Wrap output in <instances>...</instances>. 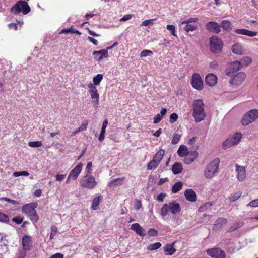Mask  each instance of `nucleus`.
Returning <instances> with one entry per match:
<instances>
[{
	"label": "nucleus",
	"instance_id": "nucleus-61",
	"mask_svg": "<svg viewBox=\"0 0 258 258\" xmlns=\"http://www.w3.org/2000/svg\"><path fill=\"white\" fill-rule=\"evenodd\" d=\"M133 15L132 14H127L124 15L120 19V21H127L128 20H130L132 17Z\"/></svg>",
	"mask_w": 258,
	"mask_h": 258
},
{
	"label": "nucleus",
	"instance_id": "nucleus-8",
	"mask_svg": "<svg viewBox=\"0 0 258 258\" xmlns=\"http://www.w3.org/2000/svg\"><path fill=\"white\" fill-rule=\"evenodd\" d=\"M207 254L212 258H226L225 252L220 248H213L206 250Z\"/></svg>",
	"mask_w": 258,
	"mask_h": 258
},
{
	"label": "nucleus",
	"instance_id": "nucleus-32",
	"mask_svg": "<svg viewBox=\"0 0 258 258\" xmlns=\"http://www.w3.org/2000/svg\"><path fill=\"white\" fill-rule=\"evenodd\" d=\"M183 186V183L181 181H178L176 182L174 185L172 186V192L173 194H175L178 192L180 190L182 189Z\"/></svg>",
	"mask_w": 258,
	"mask_h": 258
},
{
	"label": "nucleus",
	"instance_id": "nucleus-12",
	"mask_svg": "<svg viewBox=\"0 0 258 258\" xmlns=\"http://www.w3.org/2000/svg\"><path fill=\"white\" fill-rule=\"evenodd\" d=\"M83 164L79 163L75 168H74L69 174V178H72V180H76L82 171Z\"/></svg>",
	"mask_w": 258,
	"mask_h": 258
},
{
	"label": "nucleus",
	"instance_id": "nucleus-21",
	"mask_svg": "<svg viewBox=\"0 0 258 258\" xmlns=\"http://www.w3.org/2000/svg\"><path fill=\"white\" fill-rule=\"evenodd\" d=\"M220 25L224 30L228 32L231 31L232 29V24L230 21L228 20H224L222 21Z\"/></svg>",
	"mask_w": 258,
	"mask_h": 258
},
{
	"label": "nucleus",
	"instance_id": "nucleus-10",
	"mask_svg": "<svg viewBox=\"0 0 258 258\" xmlns=\"http://www.w3.org/2000/svg\"><path fill=\"white\" fill-rule=\"evenodd\" d=\"M236 171L237 172L236 177L240 182L243 181L246 179V168L245 167L240 166L237 164L235 165Z\"/></svg>",
	"mask_w": 258,
	"mask_h": 258
},
{
	"label": "nucleus",
	"instance_id": "nucleus-64",
	"mask_svg": "<svg viewBox=\"0 0 258 258\" xmlns=\"http://www.w3.org/2000/svg\"><path fill=\"white\" fill-rule=\"evenodd\" d=\"M49 258H63V255L60 253H57L53 254Z\"/></svg>",
	"mask_w": 258,
	"mask_h": 258
},
{
	"label": "nucleus",
	"instance_id": "nucleus-45",
	"mask_svg": "<svg viewBox=\"0 0 258 258\" xmlns=\"http://www.w3.org/2000/svg\"><path fill=\"white\" fill-rule=\"evenodd\" d=\"M14 177H19L20 176H28L29 175V173L28 172L26 171H22L20 172H14L13 174Z\"/></svg>",
	"mask_w": 258,
	"mask_h": 258
},
{
	"label": "nucleus",
	"instance_id": "nucleus-36",
	"mask_svg": "<svg viewBox=\"0 0 258 258\" xmlns=\"http://www.w3.org/2000/svg\"><path fill=\"white\" fill-rule=\"evenodd\" d=\"M165 154V150L164 149H160L153 158L160 163L162 160V157Z\"/></svg>",
	"mask_w": 258,
	"mask_h": 258
},
{
	"label": "nucleus",
	"instance_id": "nucleus-9",
	"mask_svg": "<svg viewBox=\"0 0 258 258\" xmlns=\"http://www.w3.org/2000/svg\"><path fill=\"white\" fill-rule=\"evenodd\" d=\"M191 85L193 88L201 91L203 89V82L201 77L198 73H194L192 76Z\"/></svg>",
	"mask_w": 258,
	"mask_h": 258
},
{
	"label": "nucleus",
	"instance_id": "nucleus-63",
	"mask_svg": "<svg viewBox=\"0 0 258 258\" xmlns=\"http://www.w3.org/2000/svg\"><path fill=\"white\" fill-rule=\"evenodd\" d=\"M166 195L163 193H161L157 196V200L159 202H162L165 198Z\"/></svg>",
	"mask_w": 258,
	"mask_h": 258
},
{
	"label": "nucleus",
	"instance_id": "nucleus-42",
	"mask_svg": "<svg viewBox=\"0 0 258 258\" xmlns=\"http://www.w3.org/2000/svg\"><path fill=\"white\" fill-rule=\"evenodd\" d=\"M247 113H246L244 116L241 120V123L244 126H246L249 125L250 123H252V121L249 118V117H248Z\"/></svg>",
	"mask_w": 258,
	"mask_h": 258
},
{
	"label": "nucleus",
	"instance_id": "nucleus-33",
	"mask_svg": "<svg viewBox=\"0 0 258 258\" xmlns=\"http://www.w3.org/2000/svg\"><path fill=\"white\" fill-rule=\"evenodd\" d=\"M74 33V34H76L78 35H81V33L78 31L77 30H76L75 29H74L73 28V26H72L69 29H63L61 30L60 33L61 34V33Z\"/></svg>",
	"mask_w": 258,
	"mask_h": 258
},
{
	"label": "nucleus",
	"instance_id": "nucleus-35",
	"mask_svg": "<svg viewBox=\"0 0 258 258\" xmlns=\"http://www.w3.org/2000/svg\"><path fill=\"white\" fill-rule=\"evenodd\" d=\"M169 211V206L168 204H165L162 206L161 209L160 214L162 217H164L168 214Z\"/></svg>",
	"mask_w": 258,
	"mask_h": 258
},
{
	"label": "nucleus",
	"instance_id": "nucleus-16",
	"mask_svg": "<svg viewBox=\"0 0 258 258\" xmlns=\"http://www.w3.org/2000/svg\"><path fill=\"white\" fill-rule=\"evenodd\" d=\"M205 82L206 84L208 86H214L217 82V76L212 73L209 74L206 77Z\"/></svg>",
	"mask_w": 258,
	"mask_h": 258
},
{
	"label": "nucleus",
	"instance_id": "nucleus-11",
	"mask_svg": "<svg viewBox=\"0 0 258 258\" xmlns=\"http://www.w3.org/2000/svg\"><path fill=\"white\" fill-rule=\"evenodd\" d=\"M206 28L210 32L219 33L221 31V26L218 23L214 21L208 22L206 25Z\"/></svg>",
	"mask_w": 258,
	"mask_h": 258
},
{
	"label": "nucleus",
	"instance_id": "nucleus-40",
	"mask_svg": "<svg viewBox=\"0 0 258 258\" xmlns=\"http://www.w3.org/2000/svg\"><path fill=\"white\" fill-rule=\"evenodd\" d=\"M161 246V244L160 242H156L154 244H151L149 245L147 247V249L149 250H155L158 248H159Z\"/></svg>",
	"mask_w": 258,
	"mask_h": 258
},
{
	"label": "nucleus",
	"instance_id": "nucleus-50",
	"mask_svg": "<svg viewBox=\"0 0 258 258\" xmlns=\"http://www.w3.org/2000/svg\"><path fill=\"white\" fill-rule=\"evenodd\" d=\"M198 21V19L197 18H190L188 19L184 20L182 22L181 24H189V23H196Z\"/></svg>",
	"mask_w": 258,
	"mask_h": 258
},
{
	"label": "nucleus",
	"instance_id": "nucleus-62",
	"mask_svg": "<svg viewBox=\"0 0 258 258\" xmlns=\"http://www.w3.org/2000/svg\"><path fill=\"white\" fill-rule=\"evenodd\" d=\"M95 86L96 85H95L94 83L93 84L89 83L88 85V88L89 89L88 91H93L97 90V89Z\"/></svg>",
	"mask_w": 258,
	"mask_h": 258
},
{
	"label": "nucleus",
	"instance_id": "nucleus-37",
	"mask_svg": "<svg viewBox=\"0 0 258 258\" xmlns=\"http://www.w3.org/2000/svg\"><path fill=\"white\" fill-rule=\"evenodd\" d=\"M231 67L234 72H237L242 68V62L239 61H233Z\"/></svg>",
	"mask_w": 258,
	"mask_h": 258
},
{
	"label": "nucleus",
	"instance_id": "nucleus-41",
	"mask_svg": "<svg viewBox=\"0 0 258 258\" xmlns=\"http://www.w3.org/2000/svg\"><path fill=\"white\" fill-rule=\"evenodd\" d=\"M103 79V75L101 74H97L93 79V83L95 85H98Z\"/></svg>",
	"mask_w": 258,
	"mask_h": 258
},
{
	"label": "nucleus",
	"instance_id": "nucleus-28",
	"mask_svg": "<svg viewBox=\"0 0 258 258\" xmlns=\"http://www.w3.org/2000/svg\"><path fill=\"white\" fill-rule=\"evenodd\" d=\"M124 177L117 178L111 180L108 184L109 186H117L122 184V181L124 180Z\"/></svg>",
	"mask_w": 258,
	"mask_h": 258
},
{
	"label": "nucleus",
	"instance_id": "nucleus-24",
	"mask_svg": "<svg viewBox=\"0 0 258 258\" xmlns=\"http://www.w3.org/2000/svg\"><path fill=\"white\" fill-rule=\"evenodd\" d=\"M188 152L187 147L184 145H180L177 151L178 156L181 157H185Z\"/></svg>",
	"mask_w": 258,
	"mask_h": 258
},
{
	"label": "nucleus",
	"instance_id": "nucleus-55",
	"mask_svg": "<svg viewBox=\"0 0 258 258\" xmlns=\"http://www.w3.org/2000/svg\"><path fill=\"white\" fill-rule=\"evenodd\" d=\"M23 221V217H21L20 216L14 217L12 219V221L15 222L17 224H21Z\"/></svg>",
	"mask_w": 258,
	"mask_h": 258
},
{
	"label": "nucleus",
	"instance_id": "nucleus-52",
	"mask_svg": "<svg viewBox=\"0 0 258 258\" xmlns=\"http://www.w3.org/2000/svg\"><path fill=\"white\" fill-rule=\"evenodd\" d=\"M181 136L179 134H176L174 135L172 139V144L175 145L178 143L179 141Z\"/></svg>",
	"mask_w": 258,
	"mask_h": 258
},
{
	"label": "nucleus",
	"instance_id": "nucleus-23",
	"mask_svg": "<svg viewBox=\"0 0 258 258\" xmlns=\"http://www.w3.org/2000/svg\"><path fill=\"white\" fill-rule=\"evenodd\" d=\"M183 167L181 163L175 162L172 165V170L174 174H178L182 172Z\"/></svg>",
	"mask_w": 258,
	"mask_h": 258
},
{
	"label": "nucleus",
	"instance_id": "nucleus-6",
	"mask_svg": "<svg viewBox=\"0 0 258 258\" xmlns=\"http://www.w3.org/2000/svg\"><path fill=\"white\" fill-rule=\"evenodd\" d=\"M210 45L212 52L219 53L222 49L223 43L220 38L216 36H213L210 38Z\"/></svg>",
	"mask_w": 258,
	"mask_h": 258
},
{
	"label": "nucleus",
	"instance_id": "nucleus-49",
	"mask_svg": "<svg viewBox=\"0 0 258 258\" xmlns=\"http://www.w3.org/2000/svg\"><path fill=\"white\" fill-rule=\"evenodd\" d=\"M153 53L152 51L149 50H143L140 56L141 57H146L147 56H151L153 55Z\"/></svg>",
	"mask_w": 258,
	"mask_h": 258
},
{
	"label": "nucleus",
	"instance_id": "nucleus-54",
	"mask_svg": "<svg viewBox=\"0 0 258 258\" xmlns=\"http://www.w3.org/2000/svg\"><path fill=\"white\" fill-rule=\"evenodd\" d=\"M155 20V19H148V20H145L142 22L141 25L147 26H148L150 24H152L153 23V21Z\"/></svg>",
	"mask_w": 258,
	"mask_h": 258
},
{
	"label": "nucleus",
	"instance_id": "nucleus-56",
	"mask_svg": "<svg viewBox=\"0 0 258 258\" xmlns=\"http://www.w3.org/2000/svg\"><path fill=\"white\" fill-rule=\"evenodd\" d=\"M88 125V122H86L85 123H84L81 125L75 132V133H78L79 132L85 131L87 129Z\"/></svg>",
	"mask_w": 258,
	"mask_h": 258
},
{
	"label": "nucleus",
	"instance_id": "nucleus-34",
	"mask_svg": "<svg viewBox=\"0 0 258 258\" xmlns=\"http://www.w3.org/2000/svg\"><path fill=\"white\" fill-rule=\"evenodd\" d=\"M198 28V26L196 25H191V24H186V25L184 27V30L186 32V35H190L188 33L190 31H194L197 30Z\"/></svg>",
	"mask_w": 258,
	"mask_h": 258
},
{
	"label": "nucleus",
	"instance_id": "nucleus-60",
	"mask_svg": "<svg viewBox=\"0 0 258 258\" xmlns=\"http://www.w3.org/2000/svg\"><path fill=\"white\" fill-rule=\"evenodd\" d=\"M247 206H250L251 207H258V199L252 200L247 205Z\"/></svg>",
	"mask_w": 258,
	"mask_h": 258
},
{
	"label": "nucleus",
	"instance_id": "nucleus-38",
	"mask_svg": "<svg viewBox=\"0 0 258 258\" xmlns=\"http://www.w3.org/2000/svg\"><path fill=\"white\" fill-rule=\"evenodd\" d=\"M242 195V192L238 191L231 195L229 198L230 202H234L237 201Z\"/></svg>",
	"mask_w": 258,
	"mask_h": 258
},
{
	"label": "nucleus",
	"instance_id": "nucleus-1",
	"mask_svg": "<svg viewBox=\"0 0 258 258\" xmlns=\"http://www.w3.org/2000/svg\"><path fill=\"white\" fill-rule=\"evenodd\" d=\"M192 115L196 123H199L205 119L206 113L205 111V105L202 99L195 100L192 104Z\"/></svg>",
	"mask_w": 258,
	"mask_h": 258
},
{
	"label": "nucleus",
	"instance_id": "nucleus-3",
	"mask_svg": "<svg viewBox=\"0 0 258 258\" xmlns=\"http://www.w3.org/2000/svg\"><path fill=\"white\" fill-rule=\"evenodd\" d=\"M220 159L216 158L209 163L204 170V175L206 178L213 177L218 172L219 168Z\"/></svg>",
	"mask_w": 258,
	"mask_h": 258
},
{
	"label": "nucleus",
	"instance_id": "nucleus-26",
	"mask_svg": "<svg viewBox=\"0 0 258 258\" xmlns=\"http://www.w3.org/2000/svg\"><path fill=\"white\" fill-rule=\"evenodd\" d=\"M159 162L153 158L152 160H151L147 164V168L149 170H152L155 169L159 164Z\"/></svg>",
	"mask_w": 258,
	"mask_h": 258
},
{
	"label": "nucleus",
	"instance_id": "nucleus-19",
	"mask_svg": "<svg viewBox=\"0 0 258 258\" xmlns=\"http://www.w3.org/2000/svg\"><path fill=\"white\" fill-rule=\"evenodd\" d=\"M168 205L169 206V210L172 214H175L180 212L181 207L179 203L173 201L170 202Z\"/></svg>",
	"mask_w": 258,
	"mask_h": 258
},
{
	"label": "nucleus",
	"instance_id": "nucleus-7",
	"mask_svg": "<svg viewBox=\"0 0 258 258\" xmlns=\"http://www.w3.org/2000/svg\"><path fill=\"white\" fill-rule=\"evenodd\" d=\"M246 78V74L243 72H239L230 80V84L233 88H236L241 85Z\"/></svg>",
	"mask_w": 258,
	"mask_h": 258
},
{
	"label": "nucleus",
	"instance_id": "nucleus-46",
	"mask_svg": "<svg viewBox=\"0 0 258 258\" xmlns=\"http://www.w3.org/2000/svg\"><path fill=\"white\" fill-rule=\"evenodd\" d=\"M9 221V217L8 215L0 212V222L7 223Z\"/></svg>",
	"mask_w": 258,
	"mask_h": 258
},
{
	"label": "nucleus",
	"instance_id": "nucleus-59",
	"mask_svg": "<svg viewBox=\"0 0 258 258\" xmlns=\"http://www.w3.org/2000/svg\"><path fill=\"white\" fill-rule=\"evenodd\" d=\"M163 117L159 113L155 116L154 117V123L156 124L159 123Z\"/></svg>",
	"mask_w": 258,
	"mask_h": 258
},
{
	"label": "nucleus",
	"instance_id": "nucleus-4",
	"mask_svg": "<svg viewBox=\"0 0 258 258\" xmlns=\"http://www.w3.org/2000/svg\"><path fill=\"white\" fill-rule=\"evenodd\" d=\"M31 9L28 3L22 0L18 1L15 5L11 8V12L15 14L22 13L23 15H26L30 12Z\"/></svg>",
	"mask_w": 258,
	"mask_h": 258
},
{
	"label": "nucleus",
	"instance_id": "nucleus-27",
	"mask_svg": "<svg viewBox=\"0 0 258 258\" xmlns=\"http://www.w3.org/2000/svg\"><path fill=\"white\" fill-rule=\"evenodd\" d=\"M242 137V134L240 133L237 132L235 133L232 137H229L230 140L232 141L235 145L238 144Z\"/></svg>",
	"mask_w": 258,
	"mask_h": 258
},
{
	"label": "nucleus",
	"instance_id": "nucleus-48",
	"mask_svg": "<svg viewBox=\"0 0 258 258\" xmlns=\"http://www.w3.org/2000/svg\"><path fill=\"white\" fill-rule=\"evenodd\" d=\"M166 28L167 30L171 32L172 36L177 37L175 33V27L173 25H167Z\"/></svg>",
	"mask_w": 258,
	"mask_h": 258
},
{
	"label": "nucleus",
	"instance_id": "nucleus-14",
	"mask_svg": "<svg viewBox=\"0 0 258 258\" xmlns=\"http://www.w3.org/2000/svg\"><path fill=\"white\" fill-rule=\"evenodd\" d=\"M22 243L24 250H30L32 248V238L28 235H24L22 240Z\"/></svg>",
	"mask_w": 258,
	"mask_h": 258
},
{
	"label": "nucleus",
	"instance_id": "nucleus-13",
	"mask_svg": "<svg viewBox=\"0 0 258 258\" xmlns=\"http://www.w3.org/2000/svg\"><path fill=\"white\" fill-rule=\"evenodd\" d=\"M93 55H94V59L99 61L104 58L108 57V53L107 50L101 49L99 51H94L93 52Z\"/></svg>",
	"mask_w": 258,
	"mask_h": 258
},
{
	"label": "nucleus",
	"instance_id": "nucleus-51",
	"mask_svg": "<svg viewBox=\"0 0 258 258\" xmlns=\"http://www.w3.org/2000/svg\"><path fill=\"white\" fill-rule=\"evenodd\" d=\"M57 232V228L55 226H52L51 227V233L50 235V239L53 238L55 233Z\"/></svg>",
	"mask_w": 258,
	"mask_h": 258
},
{
	"label": "nucleus",
	"instance_id": "nucleus-29",
	"mask_svg": "<svg viewBox=\"0 0 258 258\" xmlns=\"http://www.w3.org/2000/svg\"><path fill=\"white\" fill-rule=\"evenodd\" d=\"M227 223V220L224 218H219L215 222L214 224V228H218L221 227L224 224Z\"/></svg>",
	"mask_w": 258,
	"mask_h": 258
},
{
	"label": "nucleus",
	"instance_id": "nucleus-43",
	"mask_svg": "<svg viewBox=\"0 0 258 258\" xmlns=\"http://www.w3.org/2000/svg\"><path fill=\"white\" fill-rule=\"evenodd\" d=\"M242 62V66H247L252 62V59L248 56L243 57L240 61Z\"/></svg>",
	"mask_w": 258,
	"mask_h": 258
},
{
	"label": "nucleus",
	"instance_id": "nucleus-44",
	"mask_svg": "<svg viewBox=\"0 0 258 258\" xmlns=\"http://www.w3.org/2000/svg\"><path fill=\"white\" fill-rule=\"evenodd\" d=\"M42 145L41 141H30L28 142V146L30 147H40Z\"/></svg>",
	"mask_w": 258,
	"mask_h": 258
},
{
	"label": "nucleus",
	"instance_id": "nucleus-25",
	"mask_svg": "<svg viewBox=\"0 0 258 258\" xmlns=\"http://www.w3.org/2000/svg\"><path fill=\"white\" fill-rule=\"evenodd\" d=\"M247 116L249 117L252 122L258 118V109H254L249 111L247 113Z\"/></svg>",
	"mask_w": 258,
	"mask_h": 258
},
{
	"label": "nucleus",
	"instance_id": "nucleus-17",
	"mask_svg": "<svg viewBox=\"0 0 258 258\" xmlns=\"http://www.w3.org/2000/svg\"><path fill=\"white\" fill-rule=\"evenodd\" d=\"M185 199L191 202H194L197 200L196 192L192 189H188L184 191Z\"/></svg>",
	"mask_w": 258,
	"mask_h": 258
},
{
	"label": "nucleus",
	"instance_id": "nucleus-20",
	"mask_svg": "<svg viewBox=\"0 0 258 258\" xmlns=\"http://www.w3.org/2000/svg\"><path fill=\"white\" fill-rule=\"evenodd\" d=\"M88 92L90 95L91 98L92 99V103L93 104V106L98 107L99 100V94L98 90Z\"/></svg>",
	"mask_w": 258,
	"mask_h": 258
},
{
	"label": "nucleus",
	"instance_id": "nucleus-15",
	"mask_svg": "<svg viewBox=\"0 0 258 258\" xmlns=\"http://www.w3.org/2000/svg\"><path fill=\"white\" fill-rule=\"evenodd\" d=\"M198 153L197 151H190L184 157V162L186 164H189L198 157Z\"/></svg>",
	"mask_w": 258,
	"mask_h": 258
},
{
	"label": "nucleus",
	"instance_id": "nucleus-31",
	"mask_svg": "<svg viewBox=\"0 0 258 258\" xmlns=\"http://www.w3.org/2000/svg\"><path fill=\"white\" fill-rule=\"evenodd\" d=\"M101 200V196H99L96 197L93 199V200L92 201L91 207H92V208L94 210H97L98 209V206L100 203Z\"/></svg>",
	"mask_w": 258,
	"mask_h": 258
},
{
	"label": "nucleus",
	"instance_id": "nucleus-18",
	"mask_svg": "<svg viewBox=\"0 0 258 258\" xmlns=\"http://www.w3.org/2000/svg\"><path fill=\"white\" fill-rule=\"evenodd\" d=\"M131 229L135 231L140 236H144L146 233L145 230L138 223L133 224L131 226Z\"/></svg>",
	"mask_w": 258,
	"mask_h": 258
},
{
	"label": "nucleus",
	"instance_id": "nucleus-5",
	"mask_svg": "<svg viewBox=\"0 0 258 258\" xmlns=\"http://www.w3.org/2000/svg\"><path fill=\"white\" fill-rule=\"evenodd\" d=\"M79 183L81 187L89 189L95 188L98 184L94 176L90 174L82 176L80 180Z\"/></svg>",
	"mask_w": 258,
	"mask_h": 258
},
{
	"label": "nucleus",
	"instance_id": "nucleus-30",
	"mask_svg": "<svg viewBox=\"0 0 258 258\" xmlns=\"http://www.w3.org/2000/svg\"><path fill=\"white\" fill-rule=\"evenodd\" d=\"M232 52L238 55H241L242 54V48L240 44L236 43L232 46Z\"/></svg>",
	"mask_w": 258,
	"mask_h": 258
},
{
	"label": "nucleus",
	"instance_id": "nucleus-58",
	"mask_svg": "<svg viewBox=\"0 0 258 258\" xmlns=\"http://www.w3.org/2000/svg\"><path fill=\"white\" fill-rule=\"evenodd\" d=\"M247 29H237L234 32L238 34L245 35H246Z\"/></svg>",
	"mask_w": 258,
	"mask_h": 258
},
{
	"label": "nucleus",
	"instance_id": "nucleus-47",
	"mask_svg": "<svg viewBox=\"0 0 258 258\" xmlns=\"http://www.w3.org/2000/svg\"><path fill=\"white\" fill-rule=\"evenodd\" d=\"M178 118V116L176 113H172L169 117V121L170 123H174Z\"/></svg>",
	"mask_w": 258,
	"mask_h": 258
},
{
	"label": "nucleus",
	"instance_id": "nucleus-2",
	"mask_svg": "<svg viewBox=\"0 0 258 258\" xmlns=\"http://www.w3.org/2000/svg\"><path fill=\"white\" fill-rule=\"evenodd\" d=\"M37 203L33 202L24 205L22 208V212L29 218L33 223H36L39 220V216L35 208L37 207Z\"/></svg>",
	"mask_w": 258,
	"mask_h": 258
},
{
	"label": "nucleus",
	"instance_id": "nucleus-39",
	"mask_svg": "<svg viewBox=\"0 0 258 258\" xmlns=\"http://www.w3.org/2000/svg\"><path fill=\"white\" fill-rule=\"evenodd\" d=\"M234 145V144H233L232 141H231L228 138L223 143L222 148L224 149H227Z\"/></svg>",
	"mask_w": 258,
	"mask_h": 258
},
{
	"label": "nucleus",
	"instance_id": "nucleus-57",
	"mask_svg": "<svg viewBox=\"0 0 258 258\" xmlns=\"http://www.w3.org/2000/svg\"><path fill=\"white\" fill-rule=\"evenodd\" d=\"M241 226L239 225V224H236L234 225L233 226H232L228 230V232H232L235 230H236L237 229L240 228Z\"/></svg>",
	"mask_w": 258,
	"mask_h": 258
},
{
	"label": "nucleus",
	"instance_id": "nucleus-53",
	"mask_svg": "<svg viewBox=\"0 0 258 258\" xmlns=\"http://www.w3.org/2000/svg\"><path fill=\"white\" fill-rule=\"evenodd\" d=\"M158 231L154 228H150L148 231V234L150 236H157Z\"/></svg>",
	"mask_w": 258,
	"mask_h": 258
},
{
	"label": "nucleus",
	"instance_id": "nucleus-22",
	"mask_svg": "<svg viewBox=\"0 0 258 258\" xmlns=\"http://www.w3.org/2000/svg\"><path fill=\"white\" fill-rule=\"evenodd\" d=\"M174 243L172 244H167L163 247L164 252L166 255H172L176 251V249L173 247Z\"/></svg>",
	"mask_w": 258,
	"mask_h": 258
}]
</instances>
